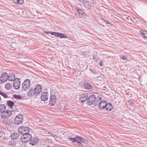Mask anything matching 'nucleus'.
<instances>
[{"label":"nucleus","mask_w":147,"mask_h":147,"mask_svg":"<svg viewBox=\"0 0 147 147\" xmlns=\"http://www.w3.org/2000/svg\"><path fill=\"white\" fill-rule=\"evenodd\" d=\"M42 87L40 84H37L35 88H31L27 92V95L30 97L36 96L38 95L41 91Z\"/></svg>","instance_id":"f257e3e1"},{"label":"nucleus","mask_w":147,"mask_h":147,"mask_svg":"<svg viewBox=\"0 0 147 147\" xmlns=\"http://www.w3.org/2000/svg\"><path fill=\"white\" fill-rule=\"evenodd\" d=\"M32 138V135L28 133L23 135L21 137V141L25 143L29 142Z\"/></svg>","instance_id":"f03ea898"},{"label":"nucleus","mask_w":147,"mask_h":147,"mask_svg":"<svg viewBox=\"0 0 147 147\" xmlns=\"http://www.w3.org/2000/svg\"><path fill=\"white\" fill-rule=\"evenodd\" d=\"M30 86V81L28 79L25 80L22 84V90H26L29 89Z\"/></svg>","instance_id":"7ed1b4c3"},{"label":"nucleus","mask_w":147,"mask_h":147,"mask_svg":"<svg viewBox=\"0 0 147 147\" xmlns=\"http://www.w3.org/2000/svg\"><path fill=\"white\" fill-rule=\"evenodd\" d=\"M23 116L21 114H19L14 118V123L17 125L20 124L23 121Z\"/></svg>","instance_id":"20e7f679"},{"label":"nucleus","mask_w":147,"mask_h":147,"mask_svg":"<svg viewBox=\"0 0 147 147\" xmlns=\"http://www.w3.org/2000/svg\"><path fill=\"white\" fill-rule=\"evenodd\" d=\"M29 128L28 127H21L18 129V131L21 134L24 135L28 133Z\"/></svg>","instance_id":"39448f33"},{"label":"nucleus","mask_w":147,"mask_h":147,"mask_svg":"<svg viewBox=\"0 0 147 147\" xmlns=\"http://www.w3.org/2000/svg\"><path fill=\"white\" fill-rule=\"evenodd\" d=\"M11 114V111L7 110L1 113V116L2 118H6L9 117Z\"/></svg>","instance_id":"423d86ee"},{"label":"nucleus","mask_w":147,"mask_h":147,"mask_svg":"<svg viewBox=\"0 0 147 147\" xmlns=\"http://www.w3.org/2000/svg\"><path fill=\"white\" fill-rule=\"evenodd\" d=\"M96 100V98L94 95H91L87 98V102L88 104L91 105Z\"/></svg>","instance_id":"0eeeda50"},{"label":"nucleus","mask_w":147,"mask_h":147,"mask_svg":"<svg viewBox=\"0 0 147 147\" xmlns=\"http://www.w3.org/2000/svg\"><path fill=\"white\" fill-rule=\"evenodd\" d=\"M88 94L87 93L80 94L79 95V101L80 102H84L87 99Z\"/></svg>","instance_id":"6e6552de"},{"label":"nucleus","mask_w":147,"mask_h":147,"mask_svg":"<svg viewBox=\"0 0 147 147\" xmlns=\"http://www.w3.org/2000/svg\"><path fill=\"white\" fill-rule=\"evenodd\" d=\"M20 86V81L19 78H17L13 82V87L15 89L18 90Z\"/></svg>","instance_id":"1a4fd4ad"},{"label":"nucleus","mask_w":147,"mask_h":147,"mask_svg":"<svg viewBox=\"0 0 147 147\" xmlns=\"http://www.w3.org/2000/svg\"><path fill=\"white\" fill-rule=\"evenodd\" d=\"M8 74L6 72L3 74L0 77V84L6 82L8 79Z\"/></svg>","instance_id":"9d476101"},{"label":"nucleus","mask_w":147,"mask_h":147,"mask_svg":"<svg viewBox=\"0 0 147 147\" xmlns=\"http://www.w3.org/2000/svg\"><path fill=\"white\" fill-rule=\"evenodd\" d=\"M75 142H77L79 144H81L82 143L86 144L87 142V141L86 139L85 140L80 136H77L75 138Z\"/></svg>","instance_id":"9b49d317"},{"label":"nucleus","mask_w":147,"mask_h":147,"mask_svg":"<svg viewBox=\"0 0 147 147\" xmlns=\"http://www.w3.org/2000/svg\"><path fill=\"white\" fill-rule=\"evenodd\" d=\"M56 96L54 94L51 95L49 99V104L50 106H53L55 105L56 102Z\"/></svg>","instance_id":"f8f14e48"},{"label":"nucleus","mask_w":147,"mask_h":147,"mask_svg":"<svg viewBox=\"0 0 147 147\" xmlns=\"http://www.w3.org/2000/svg\"><path fill=\"white\" fill-rule=\"evenodd\" d=\"M48 93L47 92H42L41 93V98L42 100L46 101L48 99Z\"/></svg>","instance_id":"ddd939ff"},{"label":"nucleus","mask_w":147,"mask_h":147,"mask_svg":"<svg viewBox=\"0 0 147 147\" xmlns=\"http://www.w3.org/2000/svg\"><path fill=\"white\" fill-rule=\"evenodd\" d=\"M38 142V140L36 137H34L33 138H31V140L29 141L30 144L32 145H35Z\"/></svg>","instance_id":"4468645a"},{"label":"nucleus","mask_w":147,"mask_h":147,"mask_svg":"<svg viewBox=\"0 0 147 147\" xmlns=\"http://www.w3.org/2000/svg\"><path fill=\"white\" fill-rule=\"evenodd\" d=\"M106 110L107 111H110L113 109L112 104L110 102L107 103V106L105 107Z\"/></svg>","instance_id":"2eb2a0df"},{"label":"nucleus","mask_w":147,"mask_h":147,"mask_svg":"<svg viewBox=\"0 0 147 147\" xmlns=\"http://www.w3.org/2000/svg\"><path fill=\"white\" fill-rule=\"evenodd\" d=\"M8 79L10 81H14L17 78H15L14 74L12 73L9 74V75H8Z\"/></svg>","instance_id":"dca6fc26"},{"label":"nucleus","mask_w":147,"mask_h":147,"mask_svg":"<svg viewBox=\"0 0 147 147\" xmlns=\"http://www.w3.org/2000/svg\"><path fill=\"white\" fill-rule=\"evenodd\" d=\"M101 98L99 96V98L98 99L96 103H94V105L96 106V105L98 106L100 110L101 109V107H100V104L101 103Z\"/></svg>","instance_id":"f3484780"},{"label":"nucleus","mask_w":147,"mask_h":147,"mask_svg":"<svg viewBox=\"0 0 147 147\" xmlns=\"http://www.w3.org/2000/svg\"><path fill=\"white\" fill-rule=\"evenodd\" d=\"M56 37L60 38H67V36L64 34L58 32Z\"/></svg>","instance_id":"a211bd4d"},{"label":"nucleus","mask_w":147,"mask_h":147,"mask_svg":"<svg viewBox=\"0 0 147 147\" xmlns=\"http://www.w3.org/2000/svg\"><path fill=\"white\" fill-rule=\"evenodd\" d=\"M82 4L84 7L88 9H90L91 8V5L88 2H84Z\"/></svg>","instance_id":"6ab92c4d"},{"label":"nucleus","mask_w":147,"mask_h":147,"mask_svg":"<svg viewBox=\"0 0 147 147\" xmlns=\"http://www.w3.org/2000/svg\"><path fill=\"white\" fill-rule=\"evenodd\" d=\"M84 88L87 89H91L92 88V86L88 83H84Z\"/></svg>","instance_id":"aec40b11"},{"label":"nucleus","mask_w":147,"mask_h":147,"mask_svg":"<svg viewBox=\"0 0 147 147\" xmlns=\"http://www.w3.org/2000/svg\"><path fill=\"white\" fill-rule=\"evenodd\" d=\"M19 134L17 133H14L11 136V137L12 139L15 140L17 139L19 136Z\"/></svg>","instance_id":"412c9836"},{"label":"nucleus","mask_w":147,"mask_h":147,"mask_svg":"<svg viewBox=\"0 0 147 147\" xmlns=\"http://www.w3.org/2000/svg\"><path fill=\"white\" fill-rule=\"evenodd\" d=\"M7 104L8 107L11 108L13 107L14 104V102L11 100H8L7 101Z\"/></svg>","instance_id":"4be33fe9"},{"label":"nucleus","mask_w":147,"mask_h":147,"mask_svg":"<svg viewBox=\"0 0 147 147\" xmlns=\"http://www.w3.org/2000/svg\"><path fill=\"white\" fill-rule=\"evenodd\" d=\"M140 33L144 38H146L147 39V32L146 31L141 30L140 31Z\"/></svg>","instance_id":"5701e85b"},{"label":"nucleus","mask_w":147,"mask_h":147,"mask_svg":"<svg viewBox=\"0 0 147 147\" xmlns=\"http://www.w3.org/2000/svg\"><path fill=\"white\" fill-rule=\"evenodd\" d=\"M5 106L3 104L0 105V113H1L5 110Z\"/></svg>","instance_id":"b1692460"},{"label":"nucleus","mask_w":147,"mask_h":147,"mask_svg":"<svg viewBox=\"0 0 147 147\" xmlns=\"http://www.w3.org/2000/svg\"><path fill=\"white\" fill-rule=\"evenodd\" d=\"M12 87V85L9 83H6L5 84V88L7 90H10Z\"/></svg>","instance_id":"393cba45"},{"label":"nucleus","mask_w":147,"mask_h":147,"mask_svg":"<svg viewBox=\"0 0 147 147\" xmlns=\"http://www.w3.org/2000/svg\"><path fill=\"white\" fill-rule=\"evenodd\" d=\"M76 9H77V11L79 15H81L82 16L84 15V11L82 10L81 9H80L79 7H77V8H76Z\"/></svg>","instance_id":"a878e982"},{"label":"nucleus","mask_w":147,"mask_h":147,"mask_svg":"<svg viewBox=\"0 0 147 147\" xmlns=\"http://www.w3.org/2000/svg\"><path fill=\"white\" fill-rule=\"evenodd\" d=\"M13 1L15 4H22L24 2L23 0H13Z\"/></svg>","instance_id":"bb28decb"},{"label":"nucleus","mask_w":147,"mask_h":147,"mask_svg":"<svg viewBox=\"0 0 147 147\" xmlns=\"http://www.w3.org/2000/svg\"><path fill=\"white\" fill-rule=\"evenodd\" d=\"M107 102L105 100H102V110H103L107 106Z\"/></svg>","instance_id":"cd10ccee"},{"label":"nucleus","mask_w":147,"mask_h":147,"mask_svg":"<svg viewBox=\"0 0 147 147\" xmlns=\"http://www.w3.org/2000/svg\"><path fill=\"white\" fill-rule=\"evenodd\" d=\"M8 145L9 146H14L16 145V142L13 140H11L8 142Z\"/></svg>","instance_id":"c85d7f7f"},{"label":"nucleus","mask_w":147,"mask_h":147,"mask_svg":"<svg viewBox=\"0 0 147 147\" xmlns=\"http://www.w3.org/2000/svg\"><path fill=\"white\" fill-rule=\"evenodd\" d=\"M0 95L3 96L4 98H7L8 97L5 93L1 91H0Z\"/></svg>","instance_id":"c756f323"},{"label":"nucleus","mask_w":147,"mask_h":147,"mask_svg":"<svg viewBox=\"0 0 147 147\" xmlns=\"http://www.w3.org/2000/svg\"><path fill=\"white\" fill-rule=\"evenodd\" d=\"M13 96L14 98L16 99H17L18 100L22 98V97L20 96L19 95L14 94Z\"/></svg>","instance_id":"7c9ffc66"},{"label":"nucleus","mask_w":147,"mask_h":147,"mask_svg":"<svg viewBox=\"0 0 147 147\" xmlns=\"http://www.w3.org/2000/svg\"><path fill=\"white\" fill-rule=\"evenodd\" d=\"M67 139H68L70 141H71L72 142H76L75 138H72L69 137L68 138H67Z\"/></svg>","instance_id":"2f4dec72"},{"label":"nucleus","mask_w":147,"mask_h":147,"mask_svg":"<svg viewBox=\"0 0 147 147\" xmlns=\"http://www.w3.org/2000/svg\"><path fill=\"white\" fill-rule=\"evenodd\" d=\"M102 21H103L107 24H110V22L109 21L105 20L102 18Z\"/></svg>","instance_id":"473e14b6"},{"label":"nucleus","mask_w":147,"mask_h":147,"mask_svg":"<svg viewBox=\"0 0 147 147\" xmlns=\"http://www.w3.org/2000/svg\"><path fill=\"white\" fill-rule=\"evenodd\" d=\"M102 90L103 91V92L102 91V93H105V91H106L107 90V88L106 87L104 86L103 88H102Z\"/></svg>","instance_id":"72a5a7b5"},{"label":"nucleus","mask_w":147,"mask_h":147,"mask_svg":"<svg viewBox=\"0 0 147 147\" xmlns=\"http://www.w3.org/2000/svg\"><path fill=\"white\" fill-rule=\"evenodd\" d=\"M57 32L51 31L50 34L52 35H53L56 36H57Z\"/></svg>","instance_id":"f704fd0d"},{"label":"nucleus","mask_w":147,"mask_h":147,"mask_svg":"<svg viewBox=\"0 0 147 147\" xmlns=\"http://www.w3.org/2000/svg\"><path fill=\"white\" fill-rule=\"evenodd\" d=\"M5 134L2 131H0V137H2L4 136Z\"/></svg>","instance_id":"c9c22d12"},{"label":"nucleus","mask_w":147,"mask_h":147,"mask_svg":"<svg viewBox=\"0 0 147 147\" xmlns=\"http://www.w3.org/2000/svg\"><path fill=\"white\" fill-rule=\"evenodd\" d=\"M127 57L125 56H123L121 57V59L123 60L127 59Z\"/></svg>","instance_id":"e433bc0d"},{"label":"nucleus","mask_w":147,"mask_h":147,"mask_svg":"<svg viewBox=\"0 0 147 147\" xmlns=\"http://www.w3.org/2000/svg\"><path fill=\"white\" fill-rule=\"evenodd\" d=\"M51 31H46L45 32V33L46 34H50Z\"/></svg>","instance_id":"4c0bfd02"},{"label":"nucleus","mask_w":147,"mask_h":147,"mask_svg":"<svg viewBox=\"0 0 147 147\" xmlns=\"http://www.w3.org/2000/svg\"><path fill=\"white\" fill-rule=\"evenodd\" d=\"M79 1L83 4V3L84 1V0H79Z\"/></svg>","instance_id":"58836bf2"},{"label":"nucleus","mask_w":147,"mask_h":147,"mask_svg":"<svg viewBox=\"0 0 147 147\" xmlns=\"http://www.w3.org/2000/svg\"><path fill=\"white\" fill-rule=\"evenodd\" d=\"M99 65L100 66H101V61L99 62Z\"/></svg>","instance_id":"ea45409f"},{"label":"nucleus","mask_w":147,"mask_h":147,"mask_svg":"<svg viewBox=\"0 0 147 147\" xmlns=\"http://www.w3.org/2000/svg\"><path fill=\"white\" fill-rule=\"evenodd\" d=\"M1 100V97H0V101Z\"/></svg>","instance_id":"a19ab883"},{"label":"nucleus","mask_w":147,"mask_h":147,"mask_svg":"<svg viewBox=\"0 0 147 147\" xmlns=\"http://www.w3.org/2000/svg\"><path fill=\"white\" fill-rule=\"evenodd\" d=\"M47 147H50L49 146H47Z\"/></svg>","instance_id":"79ce46f5"},{"label":"nucleus","mask_w":147,"mask_h":147,"mask_svg":"<svg viewBox=\"0 0 147 147\" xmlns=\"http://www.w3.org/2000/svg\"><path fill=\"white\" fill-rule=\"evenodd\" d=\"M129 18L130 19H131V18H130V17H129Z\"/></svg>","instance_id":"37998d69"},{"label":"nucleus","mask_w":147,"mask_h":147,"mask_svg":"<svg viewBox=\"0 0 147 147\" xmlns=\"http://www.w3.org/2000/svg\"><path fill=\"white\" fill-rule=\"evenodd\" d=\"M102 64H101V65H102Z\"/></svg>","instance_id":"c03bdc74"},{"label":"nucleus","mask_w":147,"mask_h":147,"mask_svg":"<svg viewBox=\"0 0 147 147\" xmlns=\"http://www.w3.org/2000/svg\"><path fill=\"white\" fill-rule=\"evenodd\" d=\"M48 133H49V134H50V133H49V132Z\"/></svg>","instance_id":"a18cd8bd"}]
</instances>
